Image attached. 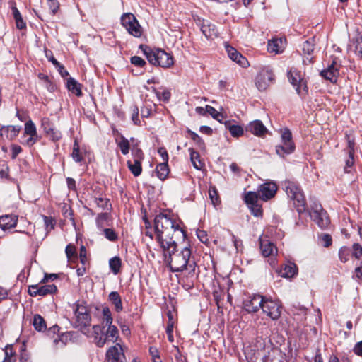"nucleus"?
I'll return each mask as SVG.
<instances>
[{"label": "nucleus", "instance_id": "1", "mask_svg": "<svg viewBox=\"0 0 362 362\" xmlns=\"http://www.w3.org/2000/svg\"><path fill=\"white\" fill-rule=\"evenodd\" d=\"M153 222L156 240L163 252L168 254L166 262L170 271L181 272L179 284L187 291L192 289L200 271L195 257L192 254L191 245L188 243L178 248L177 242L185 240L187 237L182 222L164 212L157 214Z\"/></svg>", "mask_w": 362, "mask_h": 362}, {"label": "nucleus", "instance_id": "2", "mask_svg": "<svg viewBox=\"0 0 362 362\" xmlns=\"http://www.w3.org/2000/svg\"><path fill=\"white\" fill-rule=\"evenodd\" d=\"M139 49L143 52L149 63L153 66L167 69L174 64L173 55L162 49L153 50L148 46L143 44L139 45Z\"/></svg>", "mask_w": 362, "mask_h": 362}, {"label": "nucleus", "instance_id": "3", "mask_svg": "<svg viewBox=\"0 0 362 362\" xmlns=\"http://www.w3.org/2000/svg\"><path fill=\"white\" fill-rule=\"evenodd\" d=\"M284 186L286 194L293 202V206L298 213L301 214L308 210L307 203L304 193L298 183L291 180H286Z\"/></svg>", "mask_w": 362, "mask_h": 362}, {"label": "nucleus", "instance_id": "4", "mask_svg": "<svg viewBox=\"0 0 362 362\" xmlns=\"http://www.w3.org/2000/svg\"><path fill=\"white\" fill-rule=\"evenodd\" d=\"M107 327L105 332L103 333L105 327L100 325H95L92 327L91 337L93 338L94 342L98 347H103L107 341L116 342L119 339V331L116 326L110 325Z\"/></svg>", "mask_w": 362, "mask_h": 362}, {"label": "nucleus", "instance_id": "5", "mask_svg": "<svg viewBox=\"0 0 362 362\" xmlns=\"http://www.w3.org/2000/svg\"><path fill=\"white\" fill-rule=\"evenodd\" d=\"M74 315L76 317L75 327L88 337H91L92 331L90 329L91 316L85 302L75 303Z\"/></svg>", "mask_w": 362, "mask_h": 362}, {"label": "nucleus", "instance_id": "6", "mask_svg": "<svg viewBox=\"0 0 362 362\" xmlns=\"http://www.w3.org/2000/svg\"><path fill=\"white\" fill-rule=\"evenodd\" d=\"M288 78L290 83L295 87L296 93L303 99L308 95V87L305 74L297 69L292 68L288 72Z\"/></svg>", "mask_w": 362, "mask_h": 362}, {"label": "nucleus", "instance_id": "7", "mask_svg": "<svg viewBox=\"0 0 362 362\" xmlns=\"http://www.w3.org/2000/svg\"><path fill=\"white\" fill-rule=\"evenodd\" d=\"M257 356L260 358L259 362H286L285 354L272 344L258 351Z\"/></svg>", "mask_w": 362, "mask_h": 362}, {"label": "nucleus", "instance_id": "8", "mask_svg": "<svg viewBox=\"0 0 362 362\" xmlns=\"http://www.w3.org/2000/svg\"><path fill=\"white\" fill-rule=\"evenodd\" d=\"M131 154L132 159L127 160V165L132 174L138 177L142 173L141 163L144 159V153L136 143L132 145Z\"/></svg>", "mask_w": 362, "mask_h": 362}, {"label": "nucleus", "instance_id": "9", "mask_svg": "<svg viewBox=\"0 0 362 362\" xmlns=\"http://www.w3.org/2000/svg\"><path fill=\"white\" fill-rule=\"evenodd\" d=\"M308 211L312 220L322 229L327 228L330 224L329 217L320 203L314 202Z\"/></svg>", "mask_w": 362, "mask_h": 362}, {"label": "nucleus", "instance_id": "10", "mask_svg": "<svg viewBox=\"0 0 362 362\" xmlns=\"http://www.w3.org/2000/svg\"><path fill=\"white\" fill-rule=\"evenodd\" d=\"M120 21L122 25L129 35L137 38L141 37L143 28L133 13H126L122 14Z\"/></svg>", "mask_w": 362, "mask_h": 362}, {"label": "nucleus", "instance_id": "11", "mask_svg": "<svg viewBox=\"0 0 362 362\" xmlns=\"http://www.w3.org/2000/svg\"><path fill=\"white\" fill-rule=\"evenodd\" d=\"M292 133L287 127L281 130L282 145L276 146V153L279 156L284 158L286 155L294 152L296 146L292 139Z\"/></svg>", "mask_w": 362, "mask_h": 362}, {"label": "nucleus", "instance_id": "12", "mask_svg": "<svg viewBox=\"0 0 362 362\" xmlns=\"http://www.w3.org/2000/svg\"><path fill=\"white\" fill-rule=\"evenodd\" d=\"M58 291L56 285L52 284H38L28 286V293L31 297H36L37 296H46L47 295H53Z\"/></svg>", "mask_w": 362, "mask_h": 362}, {"label": "nucleus", "instance_id": "13", "mask_svg": "<svg viewBox=\"0 0 362 362\" xmlns=\"http://www.w3.org/2000/svg\"><path fill=\"white\" fill-rule=\"evenodd\" d=\"M262 310L272 320H278L281 313V306L278 301L272 300L270 297L264 296Z\"/></svg>", "mask_w": 362, "mask_h": 362}, {"label": "nucleus", "instance_id": "14", "mask_svg": "<svg viewBox=\"0 0 362 362\" xmlns=\"http://www.w3.org/2000/svg\"><path fill=\"white\" fill-rule=\"evenodd\" d=\"M341 64L337 63V58L333 59L332 63L328 65L327 69L322 70L320 75L325 80L335 84L337 82L339 76V69Z\"/></svg>", "mask_w": 362, "mask_h": 362}, {"label": "nucleus", "instance_id": "15", "mask_svg": "<svg viewBox=\"0 0 362 362\" xmlns=\"http://www.w3.org/2000/svg\"><path fill=\"white\" fill-rule=\"evenodd\" d=\"M196 24L207 39H214L218 36L219 33L216 25L211 21L198 18L196 20Z\"/></svg>", "mask_w": 362, "mask_h": 362}, {"label": "nucleus", "instance_id": "16", "mask_svg": "<svg viewBox=\"0 0 362 362\" xmlns=\"http://www.w3.org/2000/svg\"><path fill=\"white\" fill-rule=\"evenodd\" d=\"M278 187L275 182H267L260 185L258 187L257 192L259 199L267 202L274 197L276 194Z\"/></svg>", "mask_w": 362, "mask_h": 362}, {"label": "nucleus", "instance_id": "17", "mask_svg": "<svg viewBox=\"0 0 362 362\" xmlns=\"http://www.w3.org/2000/svg\"><path fill=\"white\" fill-rule=\"evenodd\" d=\"M264 296L253 294L250 299L243 302V307L248 313H257L262 309L264 303Z\"/></svg>", "mask_w": 362, "mask_h": 362}, {"label": "nucleus", "instance_id": "18", "mask_svg": "<svg viewBox=\"0 0 362 362\" xmlns=\"http://www.w3.org/2000/svg\"><path fill=\"white\" fill-rule=\"evenodd\" d=\"M246 132H249L258 137H264L268 132L267 128L262 122L259 119L250 122L245 127Z\"/></svg>", "mask_w": 362, "mask_h": 362}, {"label": "nucleus", "instance_id": "19", "mask_svg": "<svg viewBox=\"0 0 362 362\" xmlns=\"http://www.w3.org/2000/svg\"><path fill=\"white\" fill-rule=\"evenodd\" d=\"M259 241L261 252L264 257L274 256L277 254L278 250L276 245L267 236L259 237Z\"/></svg>", "mask_w": 362, "mask_h": 362}, {"label": "nucleus", "instance_id": "20", "mask_svg": "<svg viewBox=\"0 0 362 362\" xmlns=\"http://www.w3.org/2000/svg\"><path fill=\"white\" fill-rule=\"evenodd\" d=\"M121 357L124 358L125 356L122 346L117 343L107 349L105 354V361L106 362H119Z\"/></svg>", "mask_w": 362, "mask_h": 362}, {"label": "nucleus", "instance_id": "21", "mask_svg": "<svg viewBox=\"0 0 362 362\" xmlns=\"http://www.w3.org/2000/svg\"><path fill=\"white\" fill-rule=\"evenodd\" d=\"M76 332L74 331L65 332L57 335L53 341L54 347L56 349H63L69 341H72L76 337Z\"/></svg>", "mask_w": 362, "mask_h": 362}, {"label": "nucleus", "instance_id": "22", "mask_svg": "<svg viewBox=\"0 0 362 362\" xmlns=\"http://www.w3.org/2000/svg\"><path fill=\"white\" fill-rule=\"evenodd\" d=\"M226 50L228 53L229 58L235 62L242 67H247L249 65V62L246 57H245L241 53H240L236 49L231 47L229 45H226Z\"/></svg>", "mask_w": 362, "mask_h": 362}, {"label": "nucleus", "instance_id": "23", "mask_svg": "<svg viewBox=\"0 0 362 362\" xmlns=\"http://www.w3.org/2000/svg\"><path fill=\"white\" fill-rule=\"evenodd\" d=\"M274 79V76L271 71L260 73L256 78L255 84L260 90H264L269 86V83Z\"/></svg>", "mask_w": 362, "mask_h": 362}, {"label": "nucleus", "instance_id": "24", "mask_svg": "<svg viewBox=\"0 0 362 362\" xmlns=\"http://www.w3.org/2000/svg\"><path fill=\"white\" fill-rule=\"evenodd\" d=\"M286 44V38H273L269 40L267 50L270 53L279 54L283 52Z\"/></svg>", "mask_w": 362, "mask_h": 362}, {"label": "nucleus", "instance_id": "25", "mask_svg": "<svg viewBox=\"0 0 362 362\" xmlns=\"http://www.w3.org/2000/svg\"><path fill=\"white\" fill-rule=\"evenodd\" d=\"M93 199L97 206L103 210L107 211L109 212L112 210V205L110 199L105 197L103 192H97L94 191Z\"/></svg>", "mask_w": 362, "mask_h": 362}, {"label": "nucleus", "instance_id": "26", "mask_svg": "<svg viewBox=\"0 0 362 362\" xmlns=\"http://www.w3.org/2000/svg\"><path fill=\"white\" fill-rule=\"evenodd\" d=\"M21 129V126H3L0 129V136L2 139L5 138L9 141H12L18 135Z\"/></svg>", "mask_w": 362, "mask_h": 362}, {"label": "nucleus", "instance_id": "27", "mask_svg": "<svg viewBox=\"0 0 362 362\" xmlns=\"http://www.w3.org/2000/svg\"><path fill=\"white\" fill-rule=\"evenodd\" d=\"M18 223V216L13 214L3 215L0 217V228L6 230L15 228Z\"/></svg>", "mask_w": 362, "mask_h": 362}, {"label": "nucleus", "instance_id": "28", "mask_svg": "<svg viewBox=\"0 0 362 362\" xmlns=\"http://www.w3.org/2000/svg\"><path fill=\"white\" fill-rule=\"evenodd\" d=\"M66 87L71 93L74 94L77 97H81L83 95L82 93V85L78 83L75 78L72 77H69L67 78L66 83Z\"/></svg>", "mask_w": 362, "mask_h": 362}, {"label": "nucleus", "instance_id": "29", "mask_svg": "<svg viewBox=\"0 0 362 362\" xmlns=\"http://www.w3.org/2000/svg\"><path fill=\"white\" fill-rule=\"evenodd\" d=\"M298 273V268L294 263L288 262L284 264L279 272V275L284 278L293 277Z\"/></svg>", "mask_w": 362, "mask_h": 362}, {"label": "nucleus", "instance_id": "30", "mask_svg": "<svg viewBox=\"0 0 362 362\" xmlns=\"http://www.w3.org/2000/svg\"><path fill=\"white\" fill-rule=\"evenodd\" d=\"M234 120H226L223 122L225 127L230 132L232 136L238 138L243 135V128L238 124H234Z\"/></svg>", "mask_w": 362, "mask_h": 362}, {"label": "nucleus", "instance_id": "31", "mask_svg": "<svg viewBox=\"0 0 362 362\" xmlns=\"http://www.w3.org/2000/svg\"><path fill=\"white\" fill-rule=\"evenodd\" d=\"M108 300L114 305L117 313H120L123 310L122 298L117 291L110 292L108 295Z\"/></svg>", "mask_w": 362, "mask_h": 362}, {"label": "nucleus", "instance_id": "32", "mask_svg": "<svg viewBox=\"0 0 362 362\" xmlns=\"http://www.w3.org/2000/svg\"><path fill=\"white\" fill-rule=\"evenodd\" d=\"M155 172L157 175V177L160 180H165L170 173V168L168 163H161L158 164L155 169Z\"/></svg>", "mask_w": 362, "mask_h": 362}, {"label": "nucleus", "instance_id": "33", "mask_svg": "<svg viewBox=\"0 0 362 362\" xmlns=\"http://www.w3.org/2000/svg\"><path fill=\"white\" fill-rule=\"evenodd\" d=\"M32 323L35 329L37 332H44L47 330L46 321L40 314H35L33 316Z\"/></svg>", "mask_w": 362, "mask_h": 362}, {"label": "nucleus", "instance_id": "34", "mask_svg": "<svg viewBox=\"0 0 362 362\" xmlns=\"http://www.w3.org/2000/svg\"><path fill=\"white\" fill-rule=\"evenodd\" d=\"M13 18L16 22V28L19 30H23L26 28V23L23 21L22 16L16 6L11 8Z\"/></svg>", "mask_w": 362, "mask_h": 362}, {"label": "nucleus", "instance_id": "35", "mask_svg": "<svg viewBox=\"0 0 362 362\" xmlns=\"http://www.w3.org/2000/svg\"><path fill=\"white\" fill-rule=\"evenodd\" d=\"M116 143L123 155H127L129 153L130 150V144L129 141L127 138L121 134L119 136V139H116Z\"/></svg>", "mask_w": 362, "mask_h": 362}, {"label": "nucleus", "instance_id": "36", "mask_svg": "<svg viewBox=\"0 0 362 362\" xmlns=\"http://www.w3.org/2000/svg\"><path fill=\"white\" fill-rule=\"evenodd\" d=\"M113 318L112 313L107 306H103L102 309V326L105 327L107 325L112 324Z\"/></svg>", "mask_w": 362, "mask_h": 362}, {"label": "nucleus", "instance_id": "37", "mask_svg": "<svg viewBox=\"0 0 362 362\" xmlns=\"http://www.w3.org/2000/svg\"><path fill=\"white\" fill-rule=\"evenodd\" d=\"M315 49V38L312 37L305 40L302 44V51L304 55L310 57Z\"/></svg>", "mask_w": 362, "mask_h": 362}, {"label": "nucleus", "instance_id": "38", "mask_svg": "<svg viewBox=\"0 0 362 362\" xmlns=\"http://www.w3.org/2000/svg\"><path fill=\"white\" fill-rule=\"evenodd\" d=\"M189 152L190 155V160L194 167L197 170H200L203 166V163L200 160L199 153L192 148H189Z\"/></svg>", "mask_w": 362, "mask_h": 362}, {"label": "nucleus", "instance_id": "39", "mask_svg": "<svg viewBox=\"0 0 362 362\" xmlns=\"http://www.w3.org/2000/svg\"><path fill=\"white\" fill-rule=\"evenodd\" d=\"M109 267L114 274H118L120 272L122 267V260L119 257H114L109 260Z\"/></svg>", "mask_w": 362, "mask_h": 362}, {"label": "nucleus", "instance_id": "40", "mask_svg": "<svg viewBox=\"0 0 362 362\" xmlns=\"http://www.w3.org/2000/svg\"><path fill=\"white\" fill-rule=\"evenodd\" d=\"M45 134L52 142H57L62 138V132L55 126L45 132Z\"/></svg>", "mask_w": 362, "mask_h": 362}, {"label": "nucleus", "instance_id": "41", "mask_svg": "<svg viewBox=\"0 0 362 362\" xmlns=\"http://www.w3.org/2000/svg\"><path fill=\"white\" fill-rule=\"evenodd\" d=\"M259 198L258 192H247L245 194L244 201L250 206L255 204L258 203V199Z\"/></svg>", "mask_w": 362, "mask_h": 362}, {"label": "nucleus", "instance_id": "42", "mask_svg": "<svg viewBox=\"0 0 362 362\" xmlns=\"http://www.w3.org/2000/svg\"><path fill=\"white\" fill-rule=\"evenodd\" d=\"M24 134L37 137L35 124L31 119H29L25 123Z\"/></svg>", "mask_w": 362, "mask_h": 362}, {"label": "nucleus", "instance_id": "43", "mask_svg": "<svg viewBox=\"0 0 362 362\" xmlns=\"http://www.w3.org/2000/svg\"><path fill=\"white\" fill-rule=\"evenodd\" d=\"M73 160L76 163H81L83 160V156L80 152V146L78 142L75 140L73 145V151L71 153Z\"/></svg>", "mask_w": 362, "mask_h": 362}, {"label": "nucleus", "instance_id": "44", "mask_svg": "<svg viewBox=\"0 0 362 362\" xmlns=\"http://www.w3.org/2000/svg\"><path fill=\"white\" fill-rule=\"evenodd\" d=\"M153 90L160 100H162L164 103L169 102L171 98V93L168 89L163 88V90L160 91L156 90L155 88H153Z\"/></svg>", "mask_w": 362, "mask_h": 362}, {"label": "nucleus", "instance_id": "45", "mask_svg": "<svg viewBox=\"0 0 362 362\" xmlns=\"http://www.w3.org/2000/svg\"><path fill=\"white\" fill-rule=\"evenodd\" d=\"M352 255L350 248L344 246L341 247L339 250V258L341 262H346L349 261V257Z\"/></svg>", "mask_w": 362, "mask_h": 362}, {"label": "nucleus", "instance_id": "46", "mask_svg": "<svg viewBox=\"0 0 362 362\" xmlns=\"http://www.w3.org/2000/svg\"><path fill=\"white\" fill-rule=\"evenodd\" d=\"M206 110L207 112L216 120L220 123H223L222 119L223 116L221 113L218 112L214 107L211 105H206Z\"/></svg>", "mask_w": 362, "mask_h": 362}, {"label": "nucleus", "instance_id": "47", "mask_svg": "<svg viewBox=\"0 0 362 362\" xmlns=\"http://www.w3.org/2000/svg\"><path fill=\"white\" fill-rule=\"evenodd\" d=\"M110 212L107 211V212L99 213L97 215L95 222L98 228H101L103 227L104 223L107 221L110 217Z\"/></svg>", "mask_w": 362, "mask_h": 362}, {"label": "nucleus", "instance_id": "48", "mask_svg": "<svg viewBox=\"0 0 362 362\" xmlns=\"http://www.w3.org/2000/svg\"><path fill=\"white\" fill-rule=\"evenodd\" d=\"M65 253L69 259L78 258L76 247L74 245L71 243L66 245L65 249Z\"/></svg>", "mask_w": 362, "mask_h": 362}, {"label": "nucleus", "instance_id": "49", "mask_svg": "<svg viewBox=\"0 0 362 362\" xmlns=\"http://www.w3.org/2000/svg\"><path fill=\"white\" fill-rule=\"evenodd\" d=\"M62 215L66 219L71 221L74 225L75 224L74 211L69 205L64 206L62 209Z\"/></svg>", "mask_w": 362, "mask_h": 362}, {"label": "nucleus", "instance_id": "50", "mask_svg": "<svg viewBox=\"0 0 362 362\" xmlns=\"http://www.w3.org/2000/svg\"><path fill=\"white\" fill-rule=\"evenodd\" d=\"M346 138L347 139V146L346 148L344 149V151L348 154V155H354L355 153V141H354V139H351L350 136L346 134Z\"/></svg>", "mask_w": 362, "mask_h": 362}, {"label": "nucleus", "instance_id": "51", "mask_svg": "<svg viewBox=\"0 0 362 362\" xmlns=\"http://www.w3.org/2000/svg\"><path fill=\"white\" fill-rule=\"evenodd\" d=\"M105 237L110 241L115 242L118 240V235L112 228H105L103 230Z\"/></svg>", "mask_w": 362, "mask_h": 362}, {"label": "nucleus", "instance_id": "52", "mask_svg": "<svg viewBox=\"0 0 362 362\" xmlns=\"http://www.w3.org/2000/svg\"><path fill=\"white\" fill-rule=\"evenodd\" d=\"M251 214L256 217H262L263 215V209L262 204L257 203L249 206Z\"/></svg>", "mask_w": 362, "mask_h": 362}, {"label": "nucleus", "instance_id": "53", "mask_svg": "<svg viewBox=\"0 0 362 362\" xmlns=\"http://www.w3.org/2000/svg\"><path fill=\"white\" fill-rule=\"evenodd\" d=\"M60 329L61 328L57 325H54L49 329L47 328V330L45 331L47 332V336L54 340V338L57 337V335L60 334Z\"/></svg>", "mask_w": 362, "mask_h": 362}, {"label": "nucleus", "instance_id": "54", "mask_svg": "<svg viewBox=\"0 0 362 362\" xmlns=\"http://www.w3.org/2000/svg\"><path fill=\"white\" fill-rule=\"evenodd\" d=\"M54 126V124L49 117H45L42 118L41 127L42 128L44 132H47V130H50V129Z\"/></svg>", "mask_w": 362, "mask_h": 362}, {"label": "nucleus", "instance_id": "55", "mask_svg": "<svg viewBox=\"0 0 362 362\" xmlns=\"http://www.w3.org/2000/svg\"><path fill=\"white\" fill-rule=\"evenodd\" d=\"M47 5L52 16L55 15L59 8V3L57 0H48Z\"/></svg>", "mask_w": 362, "mask_h": 362}, {"label": "nucleus", "instance_id": "56", "mask_svg": "<svg viewBox=\"0 0 362 362\" xmlns=\"http://www.w3.org/2000/svg\"><path fill=\"white\" fill-rule=\"evenodd\" d=\"M197 238H199V240L202 243L205 244L207 246L209 245V243H210L209 238V236L206 231L202 230H198L197 231Z\"/></svg>", "mask_w": 362, "mask_h": 362}, {"label": "nucleus", "instance_id": "57", "mask_svg": "<svg viewBox=\"0 0 362 362\" xmlns=\"http://www.w3.org/2000/svg\"><path fill=\"white\" fill-rule=\"evenodd\" d=\"M59 278L57 274H47L45 273L43 278L40 280V284H45L49 281H54Z\"/></svg>", "mask_w": 362, "mask_h": 362}, {"label": "nucleus", "instance_id": "58", "mask_svg": "<svg viewBox=\"0 0 362 362\" xmlns=\"http://www.w3.org/2000/svg\"><path fill=\"white\" fill-rule=\"evenodd\" d=\"M168 322L165 330H173L174 325L175 324V319L174 318L173 314L170 310L167 313Z\"/></svg>", "mask_w": 362, "mask_h": 362}, {"label": "nucleus", "instance_id": "59", "mask_svg": "<svg viewBox=\"0 0 362 362\" xmlns=\"http://www.w3.org/2000/svg\"><path fill=\"white\" fill-rule=\"evenodd\" d=\"M130 62L132 64L137 67H144L146 64L145 60L139 56L132 57L130 59Z\"/></svg>", "mask_w": 362, "mask_h": 362}, {"label": "nucleus", "instance_id": "60", "mask_svg": "<svg viewBox=\"0 0 362 362\" xmlns=\"http://www.w3.org/2000/svg\"><path fill=\"white\" fill-rule=\"evenodd\" d=\"M45 57L49 62H50L54 66H59V62L54 57L53 52L52 50L45 48Z\"/></svg>", "mask_w": 362, "mask_h": 362}, {"label": "nucleus", "instance_id": "61", "mask_svg": "<svg viewBox=\"0 0 362 362\" xmlns=\"http://www.w3.org/2000/svg\"><path fill=\"white\" fill-rule=\"evenodd\" d=\"M209 197L214 206L218 205L220 204V198L218 194V192L216 189H214L213 190L209 189Z\"/></svg>", "mask_w": 362, "mask_h": 362}, {"label": "nucleus", "instance_id": "62", "mask_svg": "<svg viewBox=\"0 0 362 362\" xmlns=\"http://www.w3.org/2000/svg\"><path fill=\"white\" fill-rule=\"evenodd\" d=\"M9 168L5 161H0V176L1 178L8 177Z\"/></svg>", "mask_w": 362, "mask_h": 362}, {"label": "nucleus", "instance_id": "63", "mask_svg": "<svg viewBox=\"0 0 362 362\" xmlns=\"http://www.w3.org/2000/svg\"><path fill=\"white\" fill-rule=\"evenodd\" d=\"M320 240L325 247H329L332 244V238L329 234H322Z\"/></svg>", "mask_w": 362, "mask_h": 362}, {"label": "nucleus", "instance_id": "64", "mask_svg": "<svg viewBox=\"0 0 362 362\" xmlns=\"http://www.w3.org/2000/svg\"><path fill=\"white\" fill-rule=\"evenodd\" d=\"M352 256L356 259H359L362 257V247L358 243H354L353 245Z\"/></svg>", "mask_w": 362, "mask_h": 362}]
</instances>
